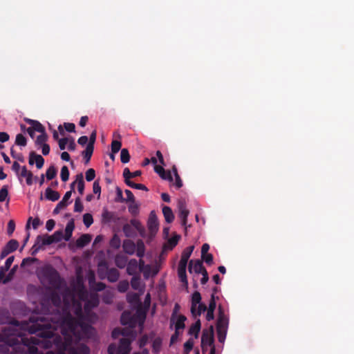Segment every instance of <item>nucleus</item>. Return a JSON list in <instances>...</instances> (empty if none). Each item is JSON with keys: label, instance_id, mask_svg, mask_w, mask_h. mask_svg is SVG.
Wrapping results in <instances>:
<instances>
[{"label": "nucleus", "instance_id": "29", "mask_svg": "<svg viewBox=\"0 0 354 354\" xmlns=\"http://www.w3.org/2000/svg\"><path fill=\"white\" fill-rule=\"evenodd\" d=\"M15 143L20 147H25L27 145V139L23 133H18L16 136Z\"/></svg>", "mask_w": 354, "mask_h": 354}, {"label": "nucleus", "instance_id": "25", "mask_svg": "<svg viewBox=\"0 0 354 354\" xmlns=\"http://www.w3.org/2000/svg\"><path fill=\"white\" fill-rule=\"evenodd\" d=\"M155 171L163 178L172 180V176L170 172L166 173L162 167L155 165Z\"/></svg>", "mask_w": 354, "mask_h": 354}, {"label": "nucleus", "instance_id": "32", "mask_svg": "<svg viewBox=\"0 0 354 354\" xmlns=\"http://www.w3.org/2000/svg\"><path fill=\"white\" fill-rule=\"evenodd\" d=\"M136 248H137L136 250V254L139 257H142L145 254V245L142 240H138L137 241V244L136 245Z\"/></svg>", "mask_w": 354, "mask_h": 354}, {"label": "nucleus", "instance_id": "7", "mask_svg": "<svg viewBox=\"0 0 354 354\" xmlns=\"http://www.w3.org/2000/svg\"><path fill=\"white\" fill-rule=\"evenodd\" d=\"M214 342L212 327L209 330H203L201 337V346L203 349L212 346Z\"/></svg>", "mask_w": 354, "mask_h": 354}, {"label": "nucleus", "instance_id": "33", "mask_svg": "<svg viewBox=\"0 0 354 354\" xmlns=\"http://www.w3.org/2000/svg\"><path fill=\"white\" fill-rule=\"evenodd\" d=\"M18 246V241L15 239H12L7 243L5 248L8 250V252H12L17 249Z\"/></svg>", "mask_w": 354, "mask_h": 354}, {"label": "nucleus", "instance_id": "51", "mask_svg": "<svg viewBox=\"0 0 354 354\" xmlns=\"http://www.w3.org/2000/svg\"><path fill=\"white\" fill-rule=\"evenodd\" d=\"M188 214H189V210L188 209L185 210V211L179 212V216H180V218L182 220L183 225H186L187 218L188 216Z\"/></svg>", "mask_w": 354, "mask_h": 354}, {"label": "nucleus", "instance_id": "64", "mask_svg": "<svg viewBox=\"0 0 354 354\" xmlns=\"http://www.w3.org/2000/svg\"><path fill=\"white\" fill-rule=\"evenodd\" d=\"M55 225V221L53 219H49L46 222V227L48 231H51L54 228Z\"/></svg>", "mask_w": 354, "mask_h": 354}, {"label": "nucleus", "instance_id": "17", "mask_svg": "<svg viewBox=\"0 0 354 354\" xmlns=\"http://www.w3.org/2000/svg\"><path fill=\"white\" fill-rule=\"evenodd\" d=\"M120 335L123 336H131L133 339L134 338V335L133 333V330H131L130 332H127V330L123 329L120 330L118 328H115L112 332V337L114 339L118 338Z\"/></svg>", "mask_w": 354, "mask_h": 354}, {"label": "nucleus", "instance_id": "5", "mask_svg": "<svg viewBox=\"0 0 354 354\" xmlns=\"http://www.w3.org/2000/svg\"><path fill=\"white\" fill-rule=\"evenodd\" d=\"M57 144L59 149L63 151L60 155H69L68 151L73 152L77 146L75 139L71 136L62 137L60 140H58Z\"/></svg>", "mask_w": 354, "mask_h": 354}, {"label": "nucleus", "instance_id": "39", "mask_svg": "<svg viewBox=\"0 0 354 354\" xmlns=\"http://www.w3.org/2000/svg\"><path fill=\"white\" fill-rule=\"evenodd\" d=\"M207 310V307L203 304H199L196 308V312L192 313L194 317L199 316L202 313H204Z\"/></svg>", "mask_w": 354, "mask_h": 354}, {"label": "nucleus", "instance_id": "35", "mask_svg": "<svg viewBox=\"0 0 354 354\" xmlns=\"http://www.w3.org/2000/svg\"><path fill=\"white\" fill-rule=\"evenodd\" d=\"M138 263V268L140 271H144V276L147 278L148 277V272L150 270L149 266H145V262L142 259H140Z\"/></svg>", "mask_w": 354, "mask_h": 354}, {"label": "nucleus", "instance_id": "44", "mask_svg": "<svg viewBox=\"0 0 354 354\" xmlns=\"http://www.w3.org/2000/svg\"><path fill=\"white\" fill-rule=\"evenodd\" d=\"M129 284L127 281H122L118 283V289L121 292H126L129 288Z\"/></svg>", "mask_w": 354, "mask_h": 354}, {"label": "nucleus", "instance_id": "20", "mask_svg": "<svg viewBox=\"0 0 354 354\" xmlns=\"http://www.w3.org/2000/svg\"><path fill=\"white\" fill-rule=\"evenodd\" d=\"M35 162L36 167L41 169L44 163V160L42 156H30L28 163L32 165Z\"/></svg>", "mask_w": 354, "mask_h": 354}, {"label": "nucleus", "instance_id": "21", "mask_svg": "<svg viewBox=\"0 0 354 354\" xmlns=\"http://www.w3.org/2000/svg\"><path fill=\"white\" fill-rule=\"evenodd\" d=\"M162 213L165 216V221L167 223H170L174 221V216L171 209L169 207L165 206L162 208Z\"/></svg>", "mask_w": 354, "mask_h": 354}, {"label": "nucleus", "instance_id": "45", "mask_svg": "<svg viewBox=\"0 0 354 354\" xmlns=\"http://www.w3.org/2000/svg\"><path fill=\"white\" fill-rule=\"evenodd\" d=\"M110 245L111 247L114 248H119L120 246V238L115 234L110 241Z\"/></svg>", "mask_w": 354, "mask_h": 354}, {"label": "nucleus", "instance_id": "47", "mask_svg": "<svg viewBox=\"0 0 354 354\" xmlns=\"http://www.w3.org/2000/svg\"><path fill=\"white\" fill-rule=\"evenodd\" d=\"M13 261H14L13 256L8 257L6 261L4 266H1V267H0V268H3V270L7 272L10 269Z\"/></svg>", "mask_w": 354, "mask_h": 354}, {"label": "nucleus", "instance_id": "27", "mask_svg": "<svg viewBox=\"0 0 354 354\" xmlns=\"http://www.w3.org/2000/svg\"><path fill=\"white\" fill-rule=\"evenodd\" d=\"M131 286L136 290L142 291L141 286L140 278L139 276H133L131 280Z\"/></svg>", "mask_w": 354, "mask_h": 354}, {"label": "nucleus", "instance_id": "9", "mask_svg": "<svg viewBox=\"0 0 354 354\" xmlns=\"http://www.w3.org/2000/svg\"><path fill=\"white\" fill-rule=\"evenodd\" d=\"M137 317L132 316L129 312L124 311L121 316V323L123 325H129L131 329L135 327Z\"/></svg>", "mask_w": 354, "mask_h": 354}, {"label": "nucleus", "instance_id": "24", "mask_svg": "<svg viewBox=\"0 0 354 354\" xmlns=\"http://www.w3.org/2000/svg\"><path fill=\"white\" fill-rule=\"evenodd\" d=\"M119 278V272L115 268L109 269L107 272V279L111 282H115Z\"/></svg>", "mask_w": 354, "mask_h": 354}, {"label": "nucleus", "instance_id": "42", "mask_svg": "<svg viewBox=\"0 0 354 354\" xmlns=\"http://www.w3.org/2000/svg\"><path fill=\"white\" fill-rule=\"evenodd\" d=\"M83 222H84V225L87 227L91 226V224L93 222V219L92 215L91 214H88V213L84 214V216H83Z\"/></svg>", "mask_w": 354, "mask_h": 354}, {"label": "nucleus", "instance_id": "37", "mask_svg": "<svg viewBox=\"0 0 354 354\" xmlns=\"http://www.w3.org/2000/svg\"><path fill=\"white\" fill-rule=\"evenodd\" d=\"M102 220L105 222H109L113 217V214L106 209H104L102 214Z\"/></svg>", "mask_w": 354, "mask_h": 354}, {"label": "nucleus", "instance_id": "38", "mask_svg": "<svg viewBox=\"0 0 354 354\" xmlns=\"http://www.w3.org/2000/svg\"><path fill=\"white\" fill-rule=\"evenodd\" d=\"M161 346H162V339L160 338L157 337L153 341L152 347H153V351L155 353H158L160 351Z\"/></svg>", "mask_w": 354, "mask_h": 354}, {"label": "nucleus", "instance_id": "59", "mask_svg": "<svg viewBox=\"0 0 354 354\" xmlns=\"http://www.w3.org/2000/svg\"><path fill=\"white\" fill-rule=\"evenodd\" d=\"M93 190L94 194H97L98 196H100L101 192V187L97 181H95L93 183Z\"/></svg>", "mask_w": 354, "mask_h": 354}, {"label": "nucleus", "instance_id": "14", "mask_svg": "<svg viewBox=\"0 0 354 354\" xmlns=\"http://www.w3.org/2000/svg\"><path fill=\"white\" fill-rule=\"evenodd\" d=\"M138 263L136 259H131L127 267V272L129 275H134L137 273Z\"/></svg>", "mask_w": 354, "mask_h": 354}, {"label": "nucleus", "instance_id": "28", "mask_svg": "<svg viewBox=\"0 0 354 354\" xmlns=\"http://www.w3.org/2000/svg\"><path fill=\"white\" fill-rule=\"evenodd\" d=\"M141 174L140 171H136L133 173L130 171L129 168H125L123 171V176L124 178L125 182H127V180H130L131 178H135L137 176H139Z\"/></svg>", "mask_w": 354, "mask_h": 354}, {"label": "nucleus", "instance_id": "10", "mask_svg": "<svg viewBox=\"0 0 354 354\" xmlns=\"http://www.w3.org/2000/svg\"><path fill=\"white\" fill-rule=\"evenodd\" d=\"M147 227L151 234H155L158 229L157 216L153 211L151 212L147 221Z\"/></svg>", "mask_w": 354, "mask_h": 354}, {"label": "nucleus", "instance_id": "56", "mask_svg": "<svg viewBox=\"0 0 354 354\" xmlns=\"http://www.w3.org/2000/svg\"><path fill=\"white\" fill-rule=\"evenodd\" d=\"M202 259L207 264H212L213 263V256L212 254H206L204 256L201 255Z\"/></svg>", "mask_w": 354, "mask_h": 354}, {"label": "nucleus", "instance_id": "41", "mask_svg": "<svg viewBox=\"0 0 354 354\" xmlns=\"http://www.w3.org/2000/svg\"><path fill=\"white\" fill-rule=\"evenodd\" d=\"M61 178L62 181L66 182L68 180L69 177V171L66 166H63L61 169L60 174Z\"/></svg>", "mask_w": 354, "mask_h": 354}, {"label": "nucleus", "instance_id": "6", "mask_svg": "<svg viewBox=\"0 0 354 354\" xmlns=\"http://www.w3.org/2000/svg\"><path fill=\"white\" fill-rule=\"evenodd\" d=\"M227 324L228 321L227 318L223 315H220L216 325L218 338L220 342H223L225 340Z\"/></svg>", "mask_w": 354, "mask_h": 354}, {"label": "nucleus", "instance_id": "55", "mask_svg": "<svg viewBox=\"0 0 354 354\" xmlns=\"http://www.w3.org/2000/svg\"><path fill=\"white\" fill-rule=\"evenodd\" d=\"M8 192L6 187H3L0 190V202H3L8 196Z\"/></svg>", "mask_w": 354, "mask_h": 354}, {"label": "nucleus", "instance_id": "52", "mask_svg": "<svg viewBox=\"0 0 354 354\" xmlns=\"http://www.w3.org/2000/svg\"><path fill=\"white\" fill-rule=\"evenodd\" d=\"M67 206V204H64L63 201H60L57 205L56 207L53 210V214H57L59 212L64 209Z\"/></svg>", "mask_w": 354, "mask_h": 354}, {"label": "nucleus", "instance_id": "12", "mask_svg": "<svg viewBox=\"0 0 354 354\" xmlns=\"http://www.w3.org/2000/svg\"><path fill=\"white\" fill-rule=\"evenodd\" d=\"M113 136L114 139L111 142V153L110 155L117 153L121 149L122 146L121 136L117 132H114Z\"/></svg>", "mask_w": 354, "mask_h": 354}, {"label": "nucleus", "instance_id": "4", "mask_svg": "<svg viewBox=\"0 0 354 354\" xmlns=\"http://www.w3.org/2000/svg\"><path fill=\"white\" fill-rule=\"evenodd\" d=\"M194 246H189L186 248L182 252L181 259L180 260L178 267V275L182 283L185 285H187V279L186 275V266L187 261L194 250Z\"/></svg>", "mask_w": 354, "mask_h": 354}, {"label": "nucleus", "instance_id": "3", "mask_svg": "<svg viewBox=\"0 0 354 354\" xmlns=\"http://www.w3.org/2000/svg\"><path fill=\"white\" fill-rule=\"evenodd\" d=\"M41 281L44 286H48L55 290H62L63 282L57 271L52 267H47L43 270Z\"/></svg>", "mask_w": 354, "mask_h": 354}, {"label": "nucleus", "instance_id": "53", "mask_svg": "<svg viewBox=\"0 0 354 354\" xmlns=\"http://www.w3.org/2000/svg\"><path fill=\"white\" fill-rule=\"evenodd\" d=\"M173 170H174V173L175 175L176 185L178 188H180L183 186L182 180H181L180 176H178V174H177L176 169L174 167Z\"/></svg>", "mask_w": 354, "mask_h": 354}, {"label": "nucleus", "instance_id": "40", "mask_svg": "<svg viewBox=\"0 0 354 354\" xmlns=\"http://www.w3.org/2000/svg\"><path fill=\"white\" fill-rule=\"evenodd\" d=\"M74 223L73 221H70L69 223H68L66 227V240H68L70 239V237L71 236V234H72V231L74 229Z\"/></svg>", "mask_w": 354, "mask_h": 354}, {"label": "nucleus", "instance_id": "1", "mask_svg": "<svg viewBox=\"0 0 354 354\" xmlns=\"http://www.w3.org/2000/svg\"><path fill=\"white\" fill-rule=\"evenodd\" d=\"M61 297L55 291L51 301L56 313L50 318L52 324H38L40 328L35 336L20 337L24 351L30 354H59L60 346L67 344L68 354H89L84 344H79L81 339L89 338L94 333L91 326L97 317L91 309L99 304L96 293L88 295L83 286L71 290L64 288Z\"/></svg>", "mask_w": 354, "mask_h": 354}, {"label": "nucleus", "instance_id": "48", "mask_svg": "<svg viewBox=\"0 0 354 354\" xmlns=\"http://www.w3.org/2000/svg\"><path fill=\"white\" fill-rule=\"evenodd\" d=\"M56 169L54 167H50L46 171V178L48 180H51L56 176Z\"/></svg>", "mask_w": 354, "mask_h": 354}, {"label": "nucleus", "instance_id": "26", "mask_svg": "<svg viewBox=\"0 0 354 354\" xmlns=\"http://www.w3.org/2000/svg\"><path fill=\"white\" fill-rule=\"evenodd\" d=\"M91 241V236L89 234H85L82 235L77 240V245L78 247H84Z\"/></svg>", "mask_w": 354, "mask_h": 354}, {"label": "nucleus", "instance_id": "30", "mask_svg": "<svg viewBox=\"0 0 354 354\" xmlns=\"http://www.w3.org/2000/svg\"><path fill=\"white\" fill-rule=\"evenodd\" d=\"M186 317L184 315H179L175 322L176 333H178V330L183 329L185 328V321Z\"/></svg>", "mask_w": 354, "mask_h": 354}, {"label": "nucleus", "instance_id": "50", "mask_svg": "<svg viewBox=\"0 0 354 354\" xmlns=\"http://www.w3.org/2000/svg\"><path fill=\"white\" fill-rule=\"evenodd\" d=\"M65 130L69 133H73L75 131V125L74 123L71 122H64L63 124Z\"/></svg>", "mask_w": 354, "mask_h": 354}, {"label": "nucleus", "instance_id": "15", "mask_svg": "<svg viewBox=\"0 0 354 354\" xmlns=\"http://www.w3.org/2000/svg\"><path fill=\"white\" fill-rule=\"evenodd\" d=\"M122 247L124 251L129 254H133L136 251V245L131 240L124 241Z\"/></svg>", "mask_w": 354, "mask_h": 354}, {"label": "nucleus", "instance_id": "63", "mask_svg": "<svg viewBox=\"0 0 354 354\" xmlns=\"http://www.w3.org/2000/svg\"><path fill=\"white\" fill-rule=\"evenodd\" d=\"M179 212L187 210L185 200H180L178 203Z\"/></svg>", "mask_w": 354, "mask_h": 354}, {"label": "nucleus", "instance_id": "18", "mask_svg": "<svg viewBox=\"0 0 354 354\" xmlns=\"http://www.w3.org/2000/svg\"><path fill=\"white\" fill-rule=\"evenodd\" d=\"M201 296L198 292H195L192 295V307L191 312L192 313H194L196 312V308L198 304H201Z\"/></svg>", "mask_w": 354, "mask_h": 354}, {"label": "nucleus", "instance_id": "2", "mask_svg": "<svg viewBox=\"0 0 354 354\" xmlns=\"http://www.w3.org/2000/svg\"><path fill=\"white\" fill-rule=\"evenodd\" d=\"M25 122L30 125L27 129V133L30 136L31 138H35V132L40 133L35 142V147L37 150L41 149L43 155H48L50 152V146L47 143L48 135L46 132L45 127L37 120L25 118Z\"/></svg>", "mask_w": 354, "mask_h": 354}, {"label": "nucleus", "instance_id": "11", "mask_svg": "<svg viewBox=\"0 0 354 354\" xmlns=\"http://www.w3.org/2000/svg\"><path fill=\"white\" fill-rule=\"evenodd\" d=\"M96 140V131H94L90 135L88 142L84 150L81 152V155H93L94 150V144Z\"/></svg>", "mask_w": 354, "mask_h": 354}, {"label": "nucleus", "instance_id": "60", "mask_svg": "<svg viewBox=\"0 0 354 354\" xmlns=\"http://www.w3.org/2000/svg\"><path fill=\"white\" fill-rule=\"evenodd\" d=\"M35 243L37 244L41 248L43 246L46 245L45 243L44 239V236L42 235L37 236V237L36 239V241H35Z\"/></svg>", "mask_w": 354, "mask_h": 354}, {"label": "nucleus", "instance_id": "19", "mask_svg": "<svg viewBox=\"0 0 354 354\" xmlns=\"http://www.w3.org/2000/svg\"><path fill=\"white\" fill-rule=\"evenodd\" d=\"M45 196L47 199L52 201H57L60 197V195L57 192L53 190L50 187H48L46 189Z\"/></svg>", "mask_w": 354, "mask_h": 354}, {"label": "nucleus", "instance_id": "57", "mask_svg": "<svg viewBox=\"0 0 354 354\" xmlns=\"http://www.w3.org/2000/svg\"><path fill=\"white\" fill-rule=\"evenodd\" d=\"M125 194L127 195V198L125 199L124 201L130 202V203L135 201V197H134L133 193L130 190L126 189Z\"/></svg>", "mask_w": 354, "mask_h": 354}, {"label": "nucleus", "instance_id": "46", "mask_svg": "<svg viewBox=\"0 0 354 354\" xmlns=\"http://www.w3.org/2000/svg\"><path fill=\"white\" fill-rule=\"evenodd\" d=\"M84 207L82 204L81 200L80 198H77L75 201L74 205V211L77 212H81L83 211Z\"/></svg>", "mask_w": 354, "mask_h": 354}, {"label": "nucleus", "instance_id": "16", "mask_svg": "<svg viewBox=\"0 0 354 354\" xmlns=\"http://www.w3.org/2000/svg\"><path fill=\"white\" fill-rule=\"evenodd\" d=\"M18 175H19L21 177L26 178V183L28 185L32 184V174L30 171H28L25 166L21 167V171L18 174Z\"/></svg>", "mask_w": 354, "mask_h": 354}, {"label": "nucleus", "instance_id": "49", "mask_svg": "<svg viewBox=\"0 0 354 354\" xmlns=\"http://www.w3.org/2000/svg\"><path fill=\"white\" fill-rule=\"evenodd\" d=\"M86 179L87 181L93 180L95 177V172L93 169H88L85 174Z\"/></svg>", "mask_w": 354, "mask_h": 354}, {"label": "nucleus", "instance_id": "54", "mask_svg": "<svg viewBox=\"0 0 354 354\" xmlns=\"http://www.w3.org/2000/svg\"><path fill=\"white\" fill-rule=\"evenodd\" d=\"M88 142V138L86 136H82L77 140V143L82 147H86Z\"/></svg>", "mask_w": 354, "mask_h": 354}, {"label": "nucleus", "instance_id": "31", "mask_svg": "<svg viewBox=\"0 0 354 354\" xmlns=\"http://www.w3.org/2000/svg\"><path fill=\"white\" fill-rule=\"evenodd\" d=\"M75 183L77 187V189L80 195H83L84 190V182L82 175L77 176L75 180Z\"/></svg>", "mask_w": 354, "mask_h": 354}, {"label": "nucleus", "instance_id": "62", "mask_svg": "<svg viewBox=\"0 0 354 354\" xmlns=\"http://www.w3.org/2000/svg\"><path fill=\"white\" fill-rule=\"evenodd\" d=\"M53 238L54 243L59 242L62 239V232L57 231L53 235H50Z\"/></svg>", "mask_w": 354, "mask_h": 354}, {"label": "nucleus", "instance_id": "22", "mask_svg": "<svg viewBox=\"0 0 354 354\" xmlns=\"http://www.w3.org/2000/svg\"><path fill=\"white\" fill-rule=\"evenodd\" d=\"M180 236L179 235H175L169 239L167 243L164 245L165 250H172L178 243Z\"/></svg>", "mask_w": 354, "mask_h": 354}, {"label": "nucleus", "instance_id": "13", "mask_svg": "<svg viewBox=\"0 0 354 354\" xmlns=\"http://www.w3.org/2000/svg\"><path fill=\"white\" fill-rule=\"evenodd\" d=\"M188 269L189 272H192L194 271L197 274L203 273V270H205L202 261L200 260H191L189 263Z\"/></svg>", "mask_w": 354, "mask_h": 354}, {"label": "nucleus", "instance_id": "36", "mask_svg": "<svg viewBox=\"0 0 354 354\" xmlns=\"http://www.w3.org/2000/svg\"><path fill=\"white\" fill-rule=\"evenodd\" d=\"M128 209H129V212L132 214V215H137L139 212V206L136 203V201H133V202H131L129 207H128Z\"/></svg>", "mask_w": 354, "mask_h": 354}, {"label": "nucleus", "instance_id": "58", "mask_svg": "<svg viewBox=\"0 0 354 354\" xmlns=\"http://www.w3.org/2000/svg\"><path fill=\"white\" fill-rule=\"evenodd\" d=\"M15 228V222H14V221L10 220L8 223V234L9 235H11L13 233Z\"/></svg>", "mask_w": 354, "mask_h": 354}, {"label": "nucleus", "instance_id": "34", "mask_svg": "<svg viewBox=\"0 0 354 354\" xmlns=\"http://www.w3.org/2000/svg\"><path fill=\"white\" fill-rule=\"evenodd\" d=\"M125 183L128 186H129L132 188H135L137 189H141V190H144V191H148L147 187L143 184L135 183L131 181L130 180H127V182H125Z\"/></svg>", "mask_w": 354, "mask_h": 354}, {"label": "nucleus", "instance_id": "23", "mask_svg": "<svg viewBox=\"0 0 354 354\" xmlns=\"http://www.w3.org/2000/svg\"><path fill=\"white\" fill-rule=\"evenodd\" d=\"M201 329V322L198 319L194 324H193L189 330V334L192 335H194L195 338L198 337V333Z\"/></svg>", "mask_w": 354, "mask_h": 354}, {"label": "nucleus", "instance_id": "8", "mask_svg": "<svg viewBox=\"0 0 354 354\" xmlns=\"http://www.w3.org/2000/svg\"><path fill=\"white\" fill-rule=\"evenodd\" d=\"M131 339L129 337L122 338L118 347V354H129Z\"/></svg>", "mask_w": 354, "mask_h": 354}, {"label": "nucleus", "instance_id": "61", "mask_svg": "<svg viewBox=\"0 0 354 354\" xmlns=\"http://www.w3.org/2000/svg\"><path fill=\"white\" fill-rule=\"evenodd\" d=\"M116 192H117V198L115 199V201H117V202H124L125 201V198H124L123 196H122V190L119 187H117Z\"/></svg>", "mask_w": 354, "mask_h": 354}, {"label": "nucleus", "instance_id": "43", "mask_svg": "<svg viewBox=\"0 0 354 354\" xmlns=\"http://www.w3.org/2000/svg\"><path fill=\"white\" fill-rule=\"evenodd\" d=\"M194 346V340L192 339H188L185 344H184V351L186 354H188Z\"/></svg>", "mask_w": 354, "mask_h": 354}]
</instances>
